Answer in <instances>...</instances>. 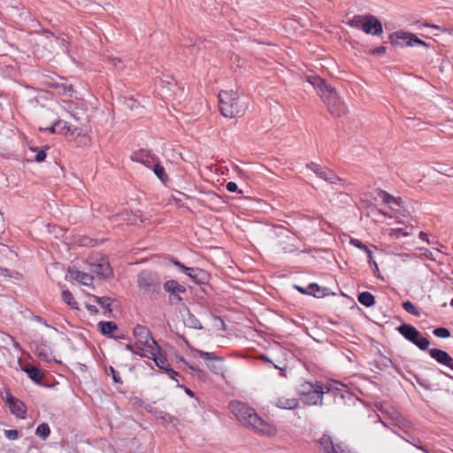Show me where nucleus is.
Wrapping results in <instances>:
<instances>
[{"instance_id": "1", "label": "nucleus", "mask_w": 453, "mask_h": 453, "mask_svg": "<svg viewBox=\"0 0 453 453\" xmlns=\"http://www.w3.org/2000/svg\"><path fill=\"white\" fill-rule=\"evenodd\" d=\"M230 409L243 426L252 429L257 434L272 436L276 434V428L262 419L256 411L242 402H232Z\"/></svg>"}, {"instance_id": "2", "label": "nucleus", "mask_w": 453, "mask_h": 453, "mask_svg": "<svg viewBox=\"0 0 453 453\" xmlns=\"http://www.w3.org/2000/svg\"><path fill=\"white\" fill-rule=\"evenodd\" d=\"M310 82L317 89V93L334 116L339 117L344 113L345 106L334 88L326 84V81L319 77L311 78Z\"/></svg>"}, {"instance_id": "3", "label": "nucleus", "mask_w": 453, "mask_h": 453, "mask_svg": "<svg viewBox=\"0 0 453 453\" xmlns=\"http://www.w3.org/2000/svg\"><path fill=\"white\" fill-rule=\"evenodd\" d=\"M219 110L226 118H235L243 111V104L241 103L237 92L234 90H221L219 93Z\"/></svg>"}, {"instance_id": "4", "label": "nucleus", "mask_w": 453, "mask_h": 453, "mask_svg": "<svg viewBox=\"0 0 453 453\" xmlns=\"http://www.w3.org/2000/svg\"><path fill=\"white\" fill-rule=\"evenodd\" d=\"M134 336L136 339L135 348L141 351V357H151L159 353L158 344L144 326L137 325L134 328Z\"/></svg>"}, {"instance_id": "5", "label": "nucleus", "mask_w": 453, "mask_h": 453, "mask_svg": "<svg viewBox=\"0 0 453 453\" xmlns=\"http://www.w3.org/2000/svg\"><path fill=\"white\" fill-rule=\"evenodd\" d=\"M137 286L143 296L154 299L160 293L161 280L157 273L142 271L137 276Z\"/></svg>"}, {"instance_id": "6", "label": "nucleus", "mask_w": 453, "mask_h": 453, "mask_svg": "<svg viewBox=\"0 0 453 453\" xmlns=\"http://www.w3.org/2000/svg\"><path fill=\"white\" fill-rule=\"evenodd\" d=\"M296 391L303 403L307 405H322L323 395L326 391L319 382L302 381L298 385Z\"/></svg>"}, {"instance_id": "7", "label": "nucleus", "mask_w": 453, "mask_h": 453, "mask_svg": "<svg viewBox=\"0 0 453 453\" xmlns=\"http://www.w3.org/2000/svg\"><path fill=\"white\" fill-rule=\"evenodd\" d=\"M397 331L409 342L416 345L421 350H426L429 348L430 342L423 337L420 333L411 325L403 324L397 327Z\"/></svg>"}, {"instance_id": "8", "label": "nucleus", "mask_w": 453, "mask_h": 453, "mask_svg": "<svg viewBox=\"0 0 453 453\" xmlns=\"http://www.w3.org/2000/svg\"><path fill=\"white\" fill-rule=\"evenodd\" d=\"M307 168L311 169L319 178L331 183L337 184L341 179L330 169L322 167L316 163H310Z\"/></svg>"}, {"instance_id": "9", "label": "nucleus", "mask_w": 453, "mask_h": 453, "mask_svg": "<svg viewBox=\"0 0 453 453\" xmlns=\"http://www.w3.org/2000/svg\"><path fill=\"white\" fill-rule=\"evenodd\" d=\"M362 30L368 35H380L383 32L380 21L372 15L365 16Z\"/></svg>"}, {"instance_id": "10", "label": "nucleus", "mask_w": 453, "mask_h": 453, "mask_svg": "<svg viewBox=\"0 0 453 453\" xmlns=\"http://www.w3.org/2000/svg\"><path fill=\"white\" fill-rule=\"evenodd\" d=\"M91 272L103 279H108L112 276L111 268L105 258H101L98 262L92 264Z\"/></svg>"}, {"instance_id": "11", "label": "nucleus", "mask_w": 453, "mask_h": 453, "mask_svg": "<svg viewBox=\"0 0 453 453\" xmlns=\"http://www.w3.org/2000/svg\"><path fill=\"white\" fill-rule=\"evenodd\" d=\"M430 357L440 365H445L453 371V358L444 350L439 349H427Z\"/></svg>"}, {"instance_id": "12", "label": "nucleus", "mask_w": 453, "mask_h": 453, "mask_svg": "<svg viewBox=\"0 0 453 453\" xmlns=\"http://www.w3.org/2000/svg\"><path fill=\"white\" fill-rule=\"evenodd\" d=\"M396 43L401 46H427L424 41L418 39L415 35L403 32L396 34Z\"/></svg>"}, {"instance_id": "13", "label": "nucleus", "mask_w": 453, "mask_h": 453, "mask_svg": "<svg viewBox=\"0 0 453 453\" xmlns=\"http://www.w3.org/2000/svg\"><path fill=\"white\" fill-rule=\"evenodd\" d=\"M7 403L13 415L19 418H26L27 408L23 402L10 395L7 398Z\"/></svg>"}, {"instance_id": "14", "label": "nucleus", "mask_w": 453, "mask_h": 453, "mask_svg": "<svg viewBox=\"0 0 453 453\" xmlns=\"http://www.w3.org/2000/svg\"><path fill=\"white\" fill-rule=\"evenodd\" d=\"M132 159L135 162L141 163L148 168H152L157 161L154 155L148 151L141 150L132 156Z\"/></svg>"}, {"instance_id": "15", "label": "nucleus", "mask_w": 453, "mask_h": 453, "mask_svg": "<svg viewBox=\"0 0 453 453\" xmlns=\"http://www.w3.org/2000/svg\"><path fill=\"white\" fill-rule=\"evenodd\" d=\"M68 273L72 279L81 282L85 286H90L92 284L94 277L89 273L81 272L74 268H70Z\"/></svg>"}, {"instance_id": "16", "label": "nucleus", "mask_w": 453, "mask_h": 453, "mask_svg": "<svg viewBox=\"0 0 453 453\" xmlns=\"http://www.w3.org/2000/svg\"><path fill=\"white\" fill-rule=\"evenodd\" d=\"M274 404L280 409L295 410L299 406V400L295 397L280 396L274 400Z\"/></svg>"}, {"instance_id": "17", "label": "nucleus", "mask_w": 453, "mask_h": 453, "mask_svg": "<svg viewBox=\"0 0 453 453\" xmlns=\"http://www.w3.org/2000/svg\"><path fill=\"white\" fill-rule=\"evenodd\" d=\"M160 86L162 88L164 96L175 99L174 89L177 88V83L173 79L161 80Z\"/></svg>"}, {"instance_id": "18", "label": "nucleus", "mask_w": 453, "mask_h": 453, "mask_svg": "<svg viewBox=\"0 0 453 453\" xmlns=\"http://www.w3.org/2000/svg\"><path fill=\"white\" fill-rule=\"evenodd\" d=\"M150 358L155 361L157 366L165 370L168 372L170 378L173 379V376L177 375V372L174 370L169 368L167 360L164 357L158 356V353L151 357Z\"/></svg>"}, {"instance_id": "19", "label": "nucleus", "mask_w": 453, "mask_h": 453, "mask_svg": "<svg viewBox=\"0 0 453 453\" xmlns=\"http://www.w3.org/2000/svg\"><path fill=\"white\" fill-rule=\"evenodd\" d=\"M189 278L196 283L204 284L209 280L210 275L206 271L195 267Z\"/></svg>"}, {"instance_id": "20", "label": "nucleus", "mask_w": 453, "mask_h": 453, "mask_svg": "<svg viewBox=\"0 0 453 453\" xmlns=\"http://www.w3.org/2000/svg\"><path fill=\"white\" fill-rule=\"evenodd\" d=\"M183 321L185 326L190 328L201 329L203 327L200 321L190 312L189 310H187V313L183 315Z\"/></svg>"}, {"instance_id": "21", "label": "nucleus", "mask_w": 453, "mask_h": 453, "mask_svg": "<svg viewBox=\"0 0 453 453\" xmlns=\"http://www.w3.org/2000/svg\"><path fill=\"white\" fill-rule=\"evenodd\" d=\"M52 87L59 89L58 93L65 96H72L73 92V86L71 84H67L64 78H60V82L52 83Z\"/></svg>"}, {"instance_id": "22", "label": "nucleus", "mask_w": 453, "mask_h": 453, "mask_svg": "<svg viewBox=\"0 0 453 453\" xmlns=\"http://www.w3.org/2000/svg\"><path fill=\"white\" fill-rule=\"evenodd\" d=\"M164 288L166 292L170 293V295L184 293L186 291V288L182 285L179 284L176 280H167L164 284Z\"/></svg>"}, {"instance_id": "23", "label": "nucleus", "mask_w": 453, "mask_h": 453, "mask_svg": "<svg viewBox=\"0 0 453 453\" xmlns=\"http://www.w3.org/2000/svg\"><path fill=\"white\" fill-rule=\"evenodd\" d=\"M357 300L362 305L365 307H371L375 303L374 296L367 291L360 293L358 295Z\"/></svg>"}, {"instance_id": "24", "label": "nucleus", "mask_w": 453, "mask_h": 453, "mask_svg": "<svg viewBox=\"0 0 453 453\" xmlns=\"http://www.w3.org/2000/svg\"><path fill=\"white\" fill-rule=\"evenodd\" d=\"M98 326H99L100 332L104 335H108V334H111L112 332L116 331L118 328L117 324L112 321H100L98 323Z\"/></svg>"}, {"instance_id": "25", "label": "nucleus", "mask_w": 453, "mask_h": 453, "mask_svg": "<svg viewBox=\"0 0 453 453\" xmlns=\"http://www.w3.org/2000/svg\"><path fill=\"white\" fill-rule=\"evenodd\" d=\"M27 376L35 382H39L42 377L43 373L42 371L35 366H28L25 369Z\"/></svg>"}, {"instance_id": "26", "label": "nucleus", "mask_w": 453, "mask_h": 453, "mask_svg": "<svg viewBox=\"0 0 453 453\" xmlns=\"http://www.w3.org/2000/svg\"><path fill=\"white\" fill-rule=\"evenodd\" d=\"M61 296H62L63 301L67 305H69L71 308L75 309V310L79 309L78 303L75 301L73 294L69 290H67V289L63 290Z\"/></svg>"}, {"instance_id": "27", "label": "nucleus", "mask_w": 453, "mask_h": 453, "mask_svg": "<svg viewBox=\"0 0 453 453\" xmlns=\"http://www.w3.org/2000/svg\"><path fill=\"white\" fill-rule=\"evenodd\" d=\"M153 172L155 175L162 181L166 182L168 180V176L165 171V168L157 161L155 165L152 166Z\"/></svg>"}, {"instance_id": "28", "label": "nucleus", "mask_w": 453, "mask_h": 453, "mask_svg": "<svg viewBox=\"0 0 453 453\" xmlns=\"http://www.w3.org/2000/svg\"><path fill=\"white\" fill-rule=\"evenodd\" d=\"M380 197L382 199L383 203L386 204L394 203L396 205H400L401 198H396L387 193L386 191L380 190L379 193Z\"/></svg>"}, {"instance_id": "29", "label": "nucleus", "mask_w": 453, "mask_h": 453, "mask_svg": "<svg viewBox=\"0 0 453 453\" xmlns=\"http://www.w3.org/2000/svg\"><path fill=\"white\" fill-rule=\"evenodd\" d=\"M50 434V428L47 423L40 424L35 430V434L43 440L48 438Z\"/></svg>"}, {"instance_id": "30", "label": "nucleus", "mask_w": 453, "mask_h": 453, "mask_svg": "<svg viewBox=\"0 0 453 453\" xmlns=\"http://www.w3.org/2000/svg\"><path fill=\"white\" fill-rule=\"evenodd\" d=\"M196 352L201 358L204 359L205 361H223V358L216 356L213 352H206L200 349H196Z\"/></svg>"}, {"instance_id": "31", "label": "nucleus", "mask_w": 453, "mask_h": 453, "mask_svg": "<svg viewBox=\"0 0 453 453\" xmlns=\"http://www.w3.org/2000/svg\"><path fill=\"white\" fill-rule=\"evenodd\" d=\"M349 243L354 247L365 250V253L367 254V257H369V262H371L372 258V252L371 250L368 249L366 245H365L362 242L355 238H351Z\"/></svg>"}, {"instance_id": "32", "label": "nucleus", "mask_w": 453, "mask_h": 453, "mask_svg": "<svg viewBox=\"0 0 453 453\" xmlns=\"http://www.w3.org/2000/svg\"><path fill=\"white\" fill-rule=\"evenodd\" d=\"M92 299H94L98 304H100L103 308H106L110 312L111 311V305L112 303L111 298L108 296H92Z\"/></svg>"}, {"instance_id": "33", "label": "nucleus", "mask_w": 453, "mask_h": 453, "mask_svg": "<svg viewBox=\"0 0 453 453\" xmlns=\"http://www.w3.org/2000/svg\"><path fill=\"white\" fill-rule=\"evenodd\" d=\"M62 122L60 127H58V134H73L76 131V128L73 127L72 125H69L66 121L60 119Z\"/></svg>"}, {"instance_id": "34", "label": "nucleus", "mask_w": 453, "mask_h": 453, "mask_svg": "<svg viewBox=\"0 0 453 453\" xmlns=\"http://www.w3.org/2000/svg\"><path fill=\"white\" fill-rule=\"evenodd\" d=\"M403 308L404 311L413 316L419 317L420 311L411 302L405 301L403 303Z\"/></svg>"}, {"instance_id": "35", "label": "nucleus", "mask_w": 453, "mask_h": 453, "mask_svg": "<svg viewBox=\"0 0 453 453\" xmlns=\"http://www.w3.org/2000/svg\"><path fill=\"white\" fill-rule=\"evenodd\" d=\"M105 373L109 376H111L112 380L114 383H122L121 377L118 371H116L112 366H109L108 368H105Z\"/></svg>"}, {"instance_id": "36", "label": "nucleus", "mask_w": 453, "mask_h": 453, "mask_svg": "<svg viewBox=\"0 0 453 453\" xmlns=\"http://www.w3.org/2000/svg\"><path fill=\"white\" fill-rule=\"evenodd\" d=\"M433 334L439 338H449L450 336L449 330L445 327H437L433 331Z\"/></svg>"}, {"instance_id": "37", "label": "nucleus", "mask_w": 453, "mask_h": 453, "mask_svg": "<svg viewBox=\"0 0 453 453\" xmlns=\"http://www.w3.org/2000/svg\"><path fill=\"white\" fill-rule=\"evenodd\" d=\"M61 123L60 119H56L51 127L45 128L40 127V130L49 132L50 134H58V127H60Z\"/></svg>"}, {"instance_id": "38", "label": "nucleus", "mask_w": 453, "mask_h": 453, "mask_svg": "<svg viewBox=\"0 0 453 453\" xmlns=\"http://www.w3.org/2000/svg\"><path fill=\"white\" fill-rule=\"evenodd\" d=\"M347 386L340 381H337V380H333L330 384H329V387L326 388V391H329V390H337V391H341V392H343L342 388H346Z\"/></svg>"}, {"instance_id": "39", "label": "nucleus", "mask_w": 453, "mask_h": 453, "mask_svg": "<svg viewBox=\"0 0 453 453\" xmlns=\"http://www.w3.org/2000/svg\"><path fill=\"white\" fill-rule=\"evenodd\" d=\"M173 265H176L181 272L190 277L195 267H187L179 261H173Z\"/></svg>"}, {"instance_id": "40", "label": "nucleus", "mask_w": 453, "mask_h": 453, "mask_svg": "<svg viewBox=\"0 0 453 453\" xmlns=\"http://www.w3.org/2000/svg\"><path fill=\"white\" fill-rule=\"evenodd\" d=\"M365 20V17H361V16H355L350 21H349V25L352 27H357V28H361L362 29V23L364 22Z\"/></svg>"}, {"instance_id": "41", "label": "nucleus", "mask_w": 453, "mask_h": 453, "mask_svg": "<svg viewBox=\"0 0 453 453\" xmlns=\"http://www.w3.org/2000/svg\"><path fill=\"white\" fill-rule=\"evenodd\" d=\"M296 289H297L298 291H300L301 293H307V291H306L303 288H302V287H298V286H296ZM319 285H318V284H316V283H311V284H310V285L308 286V289H309L308 293H310V294H311V293H312V292H313V291H315V290H319Z\"/></svg>"}, {"instance_id": "42", "label": "nucleus", "mask_w": 453, "mask_h": 453, "mask_svg": "<svg viewBox=\"0 0 453 453\" xmlns=\"http://www.w3.org/2000/svg\"><path fill=\"white\" fill-rule=\"evenodd\" d=\"M4 435L9 440H16L19 437V432L15 429H10L4 431Z\"/></svg>"}, {"instance_id": "43", "label": "nucleus", "mask_w": 453, "mask_h": 453, "mask_svg": "<svg viewBox=\"0 0 453 453\" xmlns=\"http://www.w3.org/2000/svg\"><path fill=\"white\" fill-rule=\"evenodd\" d=\"M226 190L229 192H232V193L237 192L239 194L242 193V191L239 190V188H238V185L234 181L227 182L226 185Z\"/></svg>"}, {"instance_id": "44", "label": "nucleus", "mask_w": 453, "mask_h": 453, "mask_svg": "<svg viewBox=\"0 0 453 453\" xmlns=\"http://www.w3.org/2000/svg\"><path fill=\"white\" fill-rule=\"evenodd\" d=\"M207 366L212 372L216 374H219L223 371V368L220 365L208 363Z\"/></svg>"}, {"instance_id": "45", "label": "nucleus", "mask_w": 453, "mask_h": 453, "mask_svg": "<svg viewBox=\"0 0 453 453\" xmlns=\"http://www.w3.org/2000/svg\"><path fill=\"white\" fill-rule=\"evenodd\" d=\"M110 61L111 62L113 66L117 70H119V71L122 70L123 65H122V61L119 58H110Z\"/></svg>"}, {"instance_id": "46", "label": "nucleus", "mask_w": 453, "mask_h": 453, "mask_svg": "<svg viewBox=\"0 0 453 453\" xmlns=\"http://www.w3.org/2000/svg\"><path fill=\"white\" fill-rule=\"evenodd\" d=\"M391 234L395 235L396 237H399L400 235H403V236L408 235V234L402 228L391 229Z\"/></svg>"}, {"instance_id": "47", "label": "nucleus", "mask_w": 453, "mask_h": 453, "mask_svg": "<svg viewBox=\"0 0 453 453\" xmlns=\"http://www.w3.org/2000/svg\"><path fill=\"white\" fill-rule=\"evenodd\" d=\"M46 158V152L44 150H38L35 155V161L42 162Z\"/></svg>"}, {"instance_id": "48", "label": "nucleus", "mask_w": 453, "mask_h": 453, "mask_svg": "<svg viewBox=\"0 0 453 453\" xmlns=\"http://www.w3.org/2000/svg\"><path fill=\"white\" fill-rule=\"evenodd\" d=\"M86 308L87 310L91 313V314H97L98 313V309L96 305L94 304H90V303H87L86 304Z\"/></svg>"}, {"instance_id": "49", "label": "nucleus", "mask_w": 453, "mask_h": 453, "mask_svg": "<svg viewBox=\"0 0 453 453\" xmlns=\"http://www.w3.org/2000/svg\"><path fill=\"white\" fill-rule=\"evenodd\" d=\"M126 349L129 350V351H132L134 354L135 355H140L141 351L138 350L136 348H135V345L133 346L131 344H127L126 345Z\"/></svg>"}, {"instance_id": "50", "label": "nucleus", "mask_w": 453, "mask_h": 453, "mask_svg": "<svg viewBox=\"0 0 453 453\" xmlns=\"http://www.w3.org/2000/svg\"><path fill=\"white\" fill-rule=\"evenodd\" d=\"M188 367L189 369L195 371L196 372H197V375L199 377L203 376V372L196 365H188Z\"/></svg>"}, {"instance_id": "51", "label": "nucleus", "mask_w": 453, "mask_h": 453, "mask_svg": "<svg viewBox=\"0 0 453 453\" xmlns=\"http://www.w3.org/2000/svg\"><path fill=\"white\" fill-rule=\"evenodd\" d=\"M171 302L173 303H179L181 301V297L180 296V293L173 294L170 296Z\"/></svg>"}, {"instance_id": "52", "label": "nucleus", "mask_w": 453, "mask_h": 453, "mask_svg": "<svg viewBox=\"0 0 453 453\" xmlns=\"http://www.w3.org/2000/svg\"><path fill=\"white\" fill-rule=\"evenodd\" d=\"M61 108L65 110L66 111L70 112L71 104L67 101H63L61 104Z\"/></svg>"}, {"instance_id": "53", "label": "nucleus", "mask_w": 453, "mask_h": 453, "mask_svg": "<svg viewBox=\"0 0 453 453\" xmlns=\"http://www.w3.org/2000/svg\"><path fill=\"white\" fill-rule=\"evenodd\" d=\"M34 319H35V321H37V322H39V323H41V324L44 325L45 326L50 327V326L47 324V322H46L42 318H41V317H39V316H35V317H34Z\"/></svg>"}, {"instance_id": "54", "label": "nucleus", "mask_w": 453, "mask_h": 453, "mask_svg": "<svg viewBox=\"0 0 453 453\" xmlns=\"http://www.w3.org/2000/svg\"><path fill=\"white\" fill-rule=\"evenodd\" d=\"M419 238L425 242H426L427 243H430L429 240H428V236H427V234L424 233V232H420L419 234H418Z\"/></svg>"}, {"instance_id": "55", "label": "nucleus", "mask_w": 453, "mask_h": 453, "mask_svg": "<svg viewBox=\"0 0 453 453\" xmlns=\"http://www.w3.org/2000/svg\"><path fill=\"white\" fill-rule=\"evenodd\" d=\"M386 50L385 47H379L373 50L374 54L381 55Z\"/></svg>"}, {"instance_id": "56", "label": "nucleus", "mask_w": 453, "mask_h": 453, "mask_svg": "<svg viewBox=\"0 0 453 453\" xmlns=\"http://www.w3.org/2000/svg\"><path fill=\"white\" fill-rule=\"evenodd\" d=\"M425 26L426 27H433V28H435V29H438V30H441V31H443L445 32L446 29L445 28H441L440 26H437V25H429V24H426Z\"/></svg>"}, {"instance_id": "57", "label": "nucleus", "mask_w": 453, "mask_h": 453, "mask_svg": "<svg viewBox=\"0 0 453 453\" xmlns=\"http://www.w3.org/2000/svg\"><path fill=\"white\" fill-rule=\"evenodd\" d=\"M8 273V270L3 267H0V274L5 275Z\"/></svg>"}, {"instance_id": "58", "label": "nucleus", "mask_w": 453, "mask_h": 453, "mask_svg": "<svg viewBox=\"0 0 453 453\" xmlns=\"http://www.w3.org/2000/svg\"><path fill=\"white\" fill-rule=\"evenodd\" d=\"M185 392L190 396L194 395V393L188 388H185Z\"/></svg>"}, {"instance_id": "59", "label": "nucleus", "mask_w": 453, "mask_h": 453, "mask_svg": "<svg viewBox=\"0 0 453 453\" xmlns=\"http://www.w3.org/2000/svg\"><path fill=\"white\" fill-rule=\"evenodd\" d=\"M38 355H39L40 357H42V356H43V357H44L45 359H48L47 355H46V354H43L42 352H38Z\"/></svg>"}, {"instance_id": "60", "label": "nucleus", "mask_w": 453, "mask_h": 453, "mask_svg": "<svg viewBox=\"0 0 453 453\" xmlns=\"http://www.w3.org/2000/svg\"><path fill=\"white\" fill-rule=\"evenodd\" d=\"M280 376H282V377L286 376V373L282 369H280Z\"/></svg>"}, {"instance_id": "61", "label": "nucleus", "mask_w": 453, "mask_h": 453, "mask_svg": "<svg viewBox=\"0 0 453 453\" xmlns=\"http://www.w3.org/2000/svg\"><path fill=\"white\" fill-rule=\"evenodd\" d=\"M265 361L272 363V361L268 357H263Z\"/></svg>"}, {"instance_id": "62", "label": "nucleus", "mask_w": 453, "mask_h": 453, "mask_svg": "<svg viewBox=\"0 0 453 453\" xmlns=\"http://www.w3.org/2000/svg\"><path fill=\"white\" fill-rule=\"evenodd\" d=\"M450 305L453 306V298L450 301Z\"/></svg>"}]
</instances>
